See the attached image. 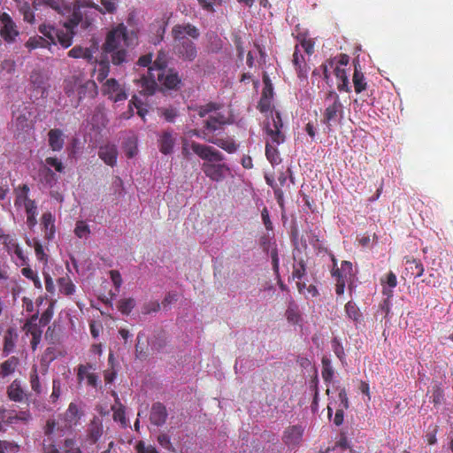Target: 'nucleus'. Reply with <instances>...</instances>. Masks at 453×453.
<instances>
[{"label":"nucleus","instance_id":"nucleus-40","mask_svg":"<svg viewBox=\"0 0 453 453\" xmlns=\"http://www.w3.org/2000/svg\"><path fill=\"white\" fill-rule=\"evenodd\" d=\"M59 290L65 295H72L74 292V285L68 278H60L58 280Z\"/></svg>","mask_w":453,"mask_h":453},{"label":"nucleus","instance_id":"nucleus-39","mask_svg":"<svg viewBox=\"0 0 453 453\" xmlns=\"http://www.w3.org/2000/svg\"><path fill=\"white\" fill-rule=\"evenodd\" d=\"M265 155L273 165H277L280 162L277 150L270 142L266 143Z\"/></svg>","mask_w":453,"mask_h":453},{"label":"nucleus","instance_id":"nucleus-63","mask_svg":"<svg viewBox=\"0 0 453 453\" xmlns=\"http://www.w3.org/2000/svg\"><path fill=\"white\" fill-rule=\"evenodd\" d=\"M338 398L341 402V406L344 411L345 408L349 407V402L348 395H347L345 390H342L340 393H338Z\"/></svg>","mask_w":453,"mask_h":453},{"label":"nucleus","instance_id":"nucleus-53","mask_svg":"<svg viewBox=\"0 0 453 453\" xmlns=\"http://www.w3.org/2000/svg\"><path fill=\"white\" fill-rule=\"evenodd\" d=\"M15 125H16L17 128L19 130H26L27 128H28L30 127L28 119L23 115L19 116L16 119Z\"/></svg>","mask_w":453,"mask_h":453},{"label":"nucleus","instance_id":"nucleus-46","mask_svg":"<svg viewBox=\"0 0 453 453\" xmlns=\"http://www.w3.org/2000/svg\"><path fill=\"white\" fill-rule=\"evenodd\" d=\"M45 40L41 37H31L25 44V46L29 50H34L38 47H43L44 46Z\"/></svg>","mask_w":453,"mask_h":453},{"label":"nucleus","instance_id":"nucleus-3","mask_svg":"<svg viewBox=\"0 0 453 453\" xmlns=\"http://www.w3.org/2000/svg\"><path fill=\"white\" fill-rule=\"evenodd\" d=\"M191 149L195 154L205 161L202 165V170L211 180L219 182L230 173L229 167L220 163L224 156L219 150L196 142H191Z\"/></svg>","mask_w":453,"mask_h":453},{"label":"nucleus","instance_id":"nucleus-56","mask_svg":"<svg viewBox=\"0 0 453 453\" xmlns=\"http://www.w3.org/2000/svg\"><path fill=\"white\" fill-rule=\"evenodd\" d=\"M110 274H111V279L114 284V286L116 287L117 289H119L122 284V279H121V275H120L119 272L111 270L110 272Z\"/></svg>","mask_w":453,"mask_h":453},{"label":"nucleus","instance_id":"nucleus-10","mask_svg":"<svg viewBox=\"0 0 453 453\" xmlns=\"http://www.w3.org/2000/svg\"><path fill=\"white\" fill-rule=\"evenodd\" d=\"M1 29L0 35L7 42H12L19 35L16 25L9 14L4 12L0 15Z\"/></svg>","mask_w":453,"mask_h":453},{"label":"nucleus","instance_id":"nucleus-49","mask_svg":"<svg viewBox=\"0 0 453 453\" xmlns=\"http://www.w3.org/2000/svg\"><path fill=\"white\" fill-rule=\"evenodd\" d=\"M137 453H158L157 450L151 445L146 446L143 441H139L136 444Z\"/></svg>","mask_w":453,"mask_h":453},{"label":"nucleus","instance_id":"nucleus-38","mask_svg":"<svg viewBox=\"0 0 453 453\" xmlns=\"http://www.w3.org/2000/svg\"><path fill=\"white\" fill-rule=\"evenodd\" d=\"M135 305L133 298L122 299L119 302L118 308L122 314L128 315Z\"/></svg>","mask_w":453,"mask_h":453},{"label":"nucleus","instance_id":"nucleus-52","mask_svg":"<svg viewBox=\"0 0 453 453\" xmlns=\"http://www.w3.org/2000/svg\"><path fill=\"white\" fill-rule=\"evenodd\" d=\"M52 315H53V308H52V305H50L42 314V316L40 318V324H42V326H46L51 319Z\"/></svg>","mask_w":453,"mask_h":453},{"label":"nucleus","instance_id":"nucleus-19","mask_svg":"<svg viewBox=\"0 0 453 453\" xmlns=\"http://www.w3.org/2000/svg\"><path fill=\"white\" fill-rule=\"evenodd\" d=\"M99 157L109 165H114L117 159L118 151L114 145H106L99 149Z\"/></svg>","mask_w":453,"mask_h":453},{"label":"nucleus","instance_id":"nucleus-6","mask_svg":"<svg viewBox=\"0 0 453 453\" xmlns=\"http://www.w3.org/2000/svg\"><path fill=\"white\" fill-rule=\"evenodd\" d=\"M167 68V56L165 52L159 51L153 66L149 67L146 73H142L134 79V83L138 88L140 94L143 96H152L157 88V83L155 80L153 71L160 72Z\"/></svg>","mask_w":453,"mask_h":453},{"label":"nucleus","instance_id":"nucleus-57","mask_svg":"<svg viewBox=\"0 0 453 453\" xmlns=\"http://www.w3.org/2000/svg\"><path fill=\"white\" fill-rule=\"evenodd\" d=\"M287 319L289 322H292V323H298L299 321V314L298 312L292 307H289L288 310H287Z\"/></svg>","mask_w":453,"mask_h":453},{"label":"nucleus","instance_id":"nucleus-2","mask_svg":"<svg viewBox=\"0 0 453 453\" xmlns=\"http://www.w3.org/2000/svg\"><path fill=\"white\" fill-rule=\"evenodd\" d=\"M44 4L57 11L62 16L66 17V20L64 22V26L66 28L67 33L57 34L58 42L60 44L67 48L72 44V38L74 35L73 28L79 24L81 25L82 28L86 29L89 27L90 22L86 19H82L81 13V1L75 0V4H69L65 3V0H42Z\"/></svg>","mask_w":453,"mask_h":453},{"label":"nucleus","instance_id":"nucleus-17","mask_svg":"<svg viewBox=\"0 0 453 453\" xmlns=\"http://www.w3.org/2000/svg\"><path fill=\"white\" fill-rule=\"evenodd\" d=\"M88 438L91 442L95 443L103 434V422L99 418L95 417L88 427Z\"/></svg>","mask_w":453,"mask_h":453},{"label":"nucleus","instance_id":"nucleus-20","mask_svg":"<svg viewBox=\"0 0 453 453\" xmlns=\"http://www.w3.org/2000/svg\"><path fill=\"white\" fill-rule=\"evenodd\" d=\"M352 81L354 83V88L357 93H361V91L365 90L367 83L365 81V75L361 71L359 62L354 64V74L352 77Z\"/></svg>","mask_w":453,"mask_h":453},{"label":"nucleus","instance_id":"nucleus-27","mask_svg":"<svg viewBox=\"0 0 453 453\" xmlns=\"http://www.w3.org/2000/svg\"><path fill=\"white\" fill-rule=\"evenodd\" d=\"M81 415L82 413L80 412L78 406L75 403H71L64 415L66 426H71L75 425L81 418Z\"/></svg>","mask_w":453,"mask_h":453},{"label":"nucleus","instance_id":"nucleus-61","mask_svg":"<svg viewBox=\"0 0 453 453\" xmlns=\"http://www.w3.org/2000/svg\"><path fill=\"white\" fill-rule=\"evenodd\" d=\"M157 441L162 447L165 449H171L172 447L169 436L165 434L158 435Z\"/></svg>","mask_w":453,"mask_h":453},{"label":"nucleus","instance_id":"nucleus-48","mask_svg":"<svg viewBox=\"0 0 453 453\" xmlns=\"http://www.w3.org/2000/svg\"><path fill=\"white\" fill-rule=\"evenodd\" d=\"M9 397L13 401H21L23 398V391L19 388H14L13 385L11 386L9 391Z\"/></svg>","mask_w":453,"mask_h":453},{"label":"nucleus","instance_id":"nucleus-16","mask_svg":"<svg viewBox=\"0 0 453 453\" xmlns=\"http://www.w3.org/2000/svg\"><path fill=\"white\" fill-rule=\"evenodd\" d=\"M303 432V429L301 426H290L284 433L283 441L288 446H296L301 441Z\"/></svg>","mask_w":453,"mask_h":453},{"label":"nucleus","instance_id":"nucleus-11","mask_svg":"<svg viewBox=\"0 0 453 453\" xmlns=\"http://www.w3.org/2000/svg\"><path fill=\"white\" fill-rule=\"evenodd\" d=\"M282 127L283 123L280 114L279 112H275V114L273 115V127H271L269 124L266 129L267 134L270 135L273 142L280 144L284 142L285 136L281 132Z\"/></svg>","mask_w":453,"mask_h":453},{"label":"nucleus","instance_id":"nucleus-50","mask_svg":"<svg viewBox=\"0 0 453 453\" xmlns=\"http://www.w3.org/2000/svg\"><path fill=\"white\" fill-rule=\"evenodd\" d=\"M30 81L32 84L36 88H42L43 86V77L38 72H33L30 75Z\"/></svg>","mask_w":453,"mask_h":453},{"label":"nucleus","instance_id":"nucleus-5","mask_svg":"<svg viewBox=\"0 0 453 453\" xmlns=\"http://www.w3.org/2000/svg\"><path fill=\"white\" fill-rule=\"evenodd\" d=\"M311 50V42L310 41L303 40L300 45H296V51L294 53V65L296 67V71L298 73V77L301 82H303L304 88L300 89L297 97L300 100L301 104L304 106H309L310 104V93H309V86H308V76H307V65L303 56L301 54L303 50L307 55H310Z\"/></svg>","mask_w":453,"mask_h":453},{"label":"nucleus","instance_id":"nucleus-13","mask_svg":"<svg viewBox=\"0 0 453 453\" xmlns=\"http://www.w3.org/2000/svg\"><path fill=\"white\" fill-rule=\"evenodd\" d=\"M167 416V410L163 403H155L152 404L150 420L153 425L157 426H163L166 421Z\"/></svg>","mask_w":453,"mask_h":453},{"label":"nucleus","instance_id":"nucleus-21","mask_svg":"<svg viewBox=\"0 0 453 453\" xmlns=\"http://www.w3.org/2000/svg\"><path fill=\"white\" fill-rule=\"evenodd\" d=\"M81 7H90L94 8L96 10H98L100 12L104 13V12H113L116 9L115 3L111 0H102L101 4L104 7V10L101 9L96 4L90 0H80ZM73 4H75V0H73Z\"/></svg>","mask_w":453,"mask_h":453},{"label":"nucleus","instance_id":"nucleus-55","mask_svg":"<svg viewBox=\"0 0 453 453\" xmlns=\"http://www.w3.org/2000/svg\"><path fill=\"white\" fill-rule=\"evenodd\" d=\"M15 62L11 59H5L2 62L1 67L3 71H5L7 73H12L15 70Z\"/></svg>","mask_w":453,"mask_h":453},{"label":"nucleus","instance_id":"nucleus-7","mask_svg":"<svg viewBox=\"0 0 453 453\" xmlns=\"http://www.w3.org/2000/svg\"><path fill=\"white\" fill-rule=\"evenodd\" d=\"M321 68L323 70V77L327 81H329L330 75L332 73H334L337 81V88L339 90L349 91V77L347 75V71L345 67H341L338 62L335 59H328L321 65Z\"/></svg>","mask_w":453,"mask_h":453},{"label":"nucleus","instance_id":"nucleus-42","mask_svg":"<svg viewBox=\"0 0 453 453\" xmlns=\"http://www.w3.org/2000/svg\"><path fill=\"white\" fill-rule=\"evenodd\" d=\"M112 410L114 421L119 422L123 427L127 426V418L123 405L120 404L118 408L113 407Z\"/></svg>","mask_w":453,"mask_h":453},{"label":"nucleus","instance_id":"nucleus-58","mask_svg":"<svg viewBox=\"0 0 453 453\" xmlns=\"http://www.w3.org/2000/svg\"><path fill=\"white\" fill-rule=\"evenodd\" d=\"M45 161L47 165L55 167L58 172L61 173L64 169L62 163L56 157H48Z\"/></svg>","mask_w":453,"mask_h":453},{"label":"nucleus","instance_id":"nucleus-62","mask_svg":"<svg viewBox=\"0 0 453 453\" xmlns=\"http://www.w3.org/2000/svg\"><path fill=\"white\" fill-rule=\"evenodd\" d=\"M304 272H305L304 265H303V261L301 260L299 262L298 266L295 267V269H294L293 277L300 280L303 276Z\"/></svg>","mask_w":453,"mask_h":453},{"label":"nucleus","instance_id":"nucleus-1","mask_svg":"<svg viewBox=\"0 0 453 453\" xmlns=\"http://www.w3.org/2000/svg\"><path fill=\"white\" fill-rule=\"evenodd\" d=\"M137 36L134 31H127V27L120 24L107 35L103 45L104 58L98 63L97 77L99 81L106 79L110 72V60L115 65H119L128 61L127 49L136 43Z\"/></svg>","mask_w":453,"mask_h":453},{"label":"nucleus","instance_id":"nucleus-12","mask_svg":"<svg viewBox=\"0 0 453 453\" xmlns=\"http://www.w3.org/2000/svg\"><path fill=\"white\" fill-rule=\"evenodd\" d=\"M70 82L76 88L80 99L85 96L87 93L93 96L96 92L97 86L94 81L88 80L83 82L80 77L73 76Z\"/></svg>","mask_w":453,"mask_h":453},{"label":"nucleus","instance_id":"nucleus-44","mask_svg":"<svg viewBox=\"0 0 453 453\" xmlns=\"http://www.w3.org/2000/svg\"><path fill=\"white\" fill-rule=\"evenodd\" d=\"M74 233L79 238H83L87 237L90 234V230L84 221H78L76 223Z\"/></svg>","mask_w":453,"mask_h":453},{"label":"nucleus","instance_id":"nucleus-37","mask_svg":"<svg viewBox=\"0 0 453 453\" xmlns=\"http://www.w3.org/2000/svg\"><path fill=\"white\" fill-rule=\"evenodd\" d=\"M149 344L152 350L160 351L166 345L165 338L163 335H154L151 339L148 340Z\"/></svg>","mask_w":453,"mask_h":453},{"label":"nucleus","instance_id":"nucleus-29","mask_svg":"<svg viewBox=\"0 0 453 453\" xmlns=\"http://www.w3.org/2000/svg\"><path fill=\"white\" fill-rule=\"evenodd\" d=\"M19 364V360L16 357H12L8 360L2 363L0 366V376L6 377L13 373Z\"/></svg>","mask_w":453,"mask_h":453},{"label":"nucleus","instance_id":"nucleus-36","mask_svg":"<svg viewBox=\"0 0 453 453\" xmlns=\"http://www.w3.org/2000/svg\"><path fill=\"white\" fill-rule=\"evenodd\" d=\"M385 282L387 283L388 288H385L384 287L383 293L384 295H387V296L390 297L393 295V288H395L397 284V276L395 275V273H392V271H390L387 275Z\"/></svg>","mask_w":453,"mask_h":453},{"label":"nucleus","instance_id":"nucleus-8","mask_svg":"<svg viewBox=\"0 0 453 453\" xmlns=\"http://www.w3.org/2000/svg\"><path fill=\"white\" fill-rule=\"evenodd\" d=\"M157 81L162 88L169 90H179L182 85L181 78L177 71L173 68H166L157 73ZM157 89H159L157 87Z\"/></svg>","mask_w":453,"mask_h":453},{"label":"nucleus","instance_id":"nucleus-54","mask_svg":"<svg viewBox=\"0 0 453 453\" xmlns=\"http://www.w3.org/2000/svg\"><path fill=\"white\" fill-rule=\"evenodd\" d=\"M264 83L265 85L264 90H263V97L267 98L273 96V86L270 82V80L267 76H264L263 78Z\"/></svg>","mask_w":453,"mask_h":453},{"label":"nucleus","instance_id":"nucleus-64","mask_svg":"<svg viewBox=\"0 0 453 453\" xmlns=\"http://www.w3.org/2000/svg\"><path fill=\"white\" fill-rule=\"evenodd\" d=\"M35 254H36V257H38V259H40V260L45 259L46 254L43 252L42 246L41 245V243L38 241H35Z\"/></svg>","mask_w":453,"mask_h":453},{"label":"nucleus","instance_id":"nucleus-33","mask_svg":"<svg viewBox=\"0 0 453 453\" xmlns=\"http://www.w3.org/2000/svg\"><path fill=\"white\" fill-rule=\"evenodd\" d=\"M145 337V334L143 332H140L137 334L136 340L137 342L135 344V357L140 360H145L149 357V352L144 349V348L142 346L141 342Z\"/></svg>","mask_w":453,"mask_h":453},{"label":"nucleus","instance_id":"nucleus-24","mask_svg":"<svg viewBox=\"0 0 453 453\" xmlns=\"http://www.w3.org/2000/svg\"><path fill=\"white\" fill-rule=\"evenodd\" d=\"M406 270L410 272L414 277L422 276L425 267L421 260L416 257H405Z\"/></svg>","mask_w":453,"mask_h":453},{"label":"nucleus","instance_id":"nucleus-4","mask_svg":"<svg viewBox=\"0 0 453 453\" xmlns=\"http://www.w3.org/2000/svg\"><path fill=\"white\" fill-rule=\"evenodd\" d=\"M172 35L174 54L183 61H194L197 57V49L188 37L197 39L199 30L191 24L176 25L172 29Z\"/></svg>","mask_w":453,"mask_h":453},{"label":"nucleus","instance_id":"nucleus-30","mask_svg":"<svg viewBox=\"0 0 453 453\" xmlns=\"http://www.w3.org/2000/svg\"><path fill=\"white\" fill-rule=\"evenodd\" d=\"M42 222L45 228V234L48 239H51L55 233L54 218L50 212H46L42 217Z\"/></svg>","mask_w":453,"mask_h":453},{"label":"nucleus","instance_id":"nucleus-26","mask_svg":"<svg viewBox=\"0 0 453 453\" xmlns=\"http://www.w3.org/2000/svg\"><path fill=\"white\" fill-rule=\"evenodd\" d=\"M49 144L53 150H60L64 145L63 132L59 129H51L49 134Z\"/></svg>","mask_w":453,"mask_h":453},{"label":"nucleus","instance_id":"nucleus-15","mask_svg":"<svg viewBox=\"0 0 453 453\" xmlns=\"http://www.w3.org/2000/svg\"><path fill=\"white\" fill-rule=\"evenodd\" d=\"M231 121L220 112L215 115H211L206 120L203 121L205 130L209 132H216L222 126L230 124Z\"/></svg>","mask_w":453,"mask_h":453},{"label":"nucleus","instance_id":"nucleus-43","mask_svg":"<svg viewBox=\"0 0 453 453\" xmlns=\"http://www.w3.org/2000/svg\"><path fill=\"white\" fill-rule=\"evenodd\" d=\"M444 400V391L441 386H434L432 389V402L434 405L441 404Z\"/></svg>","mask_w":453,"mask_h":453},{"label":"nucleus","instance_id":"nucleus-9","mask_svg":"<svg viewBox=\"0 0 453 453\" xmlns=\"http://www.w3.org/2000/svg\"><path fill=\"white\" fill-rule=\"evenodd\" d=\"M103 94L109 96L113 102L123 101L127 99L125 90L120 87L117 80L111 78L106 80L103 84Z\"/></svg>","mask_w":453,"mask_h":453},{"label":"nucleus","instance_id":"nucleus-35","mask_svg":"<svg viewBox=\"0 0 453 453\" xmlns=\"http://www.w3.org/2000/svg\"><path fill=\"white\" fill-rule=\"evenodd\" d=\"M322 370L321 374L325 381H331L334 376V369L331 365V360L328 357L322 358Z\"/></svg>","mask_w":453,"mask_h":453},{"label":"nucleus","instance_id":"nucleus-28","mask_svg":"<svg viewBox=\"0 0 453 453\" xmlns=\"http://www.w3.org/2000/svg\"><path fill=\"white\" fill-rule=\"evenodd\" d=\"M24 206L27 215V222L30 226H34L37 223L35 218L37 209L35 202L34 200L29 199L28 197H25Z\"/></svg>","mask_w":453,"mask_h":453},{"label":"nucleus","instance_id":"nucleus-14","mask_svg":"<svg viewBox=\"0 0 453 453\" xmlns=\"http://www.w3.org/2000/svg\"><path fill=\"white\" fill-rule=\"evenodd\" d=\"M176 142L173 131L165 130L162 133L158 139L159 150L165 155L172 154Z\"/></svg>","mask_w":453,"mask_h":453},{"label":"nucleus","instance_id":"nucleus-31","mask_svg":"<svg viewBox=\"0 0 453 453\" xmlns=\"http://www.w3.org/2000/svg\"><path fill=\"white\" fill-rule=\"evenodd\" d=\"M68 55L74 58H82L88 61H91L93 59L92 52L88 49H84L80 46L73 47L68 52Z\"/></svg>","mask_w":453,"mask_h":453},{"label":"nucleus","instance_id":"nucleus-34","mask_svg":"<svg viewBox=\"0 0 453 453\" xmlns=\"http://www.w3.org/2000/svg\"><path fill=\"white\" fill-rule=\"evenodd\" d=\"M345 311L348 314L349 318L353 320H360L362 317V312L357 307V303H352V301H349L345 303Z\"/></svg>","mask_w":453,"mask_h":453},{"label":"nucleus","instance_id":"nucleus-41","mask_svg":"<svg viewBox=\"0 0 453 453\" xmlns=\"http://www.w3.org/2000/svg\"><path fill=\"white\" fill-rule=\"evenodd\" d=\"M265 250L270 255L272 258L273 267L274 272H278L279 270V257H278V251L274 245H271L270 243H267V248L265 247Z\"/></svg>","mask_w":453,"mask_h":453},{"label":"nucleus","instance_id":"nucleus-23","mask_svg":"<svg viewBox=\"0 0 453 453\" xmlns=\"http://www.w3.org/2000/svg\"><path fill=\"white\" fill-rule=\"evenodd\" d=\"M18 337L16 330L14 328H9L4 338V348L3 354L8 356L15 347V342Z\"/></svg>","mask_w":453,"mask_h":453},{"label":"nucleus","instance_id":"nucleus-60","mask_svg":"<svg viewBox=\"0 0 453 453\" xmlns=\"http://www.w3.org/2000/svg\"><path fill=\"white\" fill-rule=\"evenodd\" d=\"M344 420V411L342 407L337 409L334 417L333 418V422L335 424V426H341V424L343 423Z\"/></svg>","mask_w":453,"mask_h":453},{"label":"nucleus","instance_id":"nucleus-32","mask_svg":"<svg viewBox=\"0 0 453 453\" xmlns=\"http://www.w3.org/2000/svg\"><path fill=\"white\" fill-rule=\"evenodd\" d=\"M124 151L127 157L132 158L134 157L137 153V141L134 137L131 136L128 137L124 142Z\"/></svg>","mask_w":453,"mask_h":453},{"label":"nucleus","instance_id":"nucleus-22","mask_svg":"<svg viewBox=\"0 0 453 453\" xmlns=\"http://www.w3.org/2000/svg\"><path fill=\"white\" fill-rule=\"evenodd\" d=\"M342 111V104L340 102L338 95H335V98L331 104V105H328L325 110V119L327 123H330L331 120H335L337 115Z\"/></svg>","mask_w":453,"mask_h":453},{"label":"nucleus","instance_id":"nucleus-45","mask_svg":"<svg viewBox=\"0 0 453 453\" xmlns=\"http://www.w3.org/2000/svg\"><path fill=\"white\" fill-rule=\"evenodd\" d=\"M161 116L165 118V119L168 122H173L178 113L174 108H160L158 109Z\"/></svg>","mask_w":453,"mask_h":453},{"label":"nucleus","instance_id":"nucleus-51","mask_svg":"<svg viewBox=\"0 0 453 453\" xmlns=\"http://www.w3.org/2000/svg\"><path fill=\"white\" fill-rule=\"evenodd\" d=\"M30 383L32 389L36 392L37 394H40L42 392L39 377L36 373V371H35L30 377Z\"/></svg>","mask_w":453,"mask_h":453},{"label":"nucleus","instance_id":"nucleus-47","mask_svg":"<svg viewBox=\"0 0 453 453\" xmlns=\"http://www.w3.org/2000/svg\"><path fill=\"white\" fill-rule=\"evenodd\" d=\"M160 309V303L157 302H149L142 306V313L147 315L151 312H157Z\"/></svg>","mask_w":453,"mask_h":453},{"label":"nucleus","instance_id":"nucleus-25","mask_svg":"<svg viewBox=\"0 0 453 453\" xmlns=\"http://www.w3.org/2000/svg\"><path fill=\"white\" fill-rule=\"evenodd\" d=\"M206 141L219 146L228 153H233L237 150V145L231 138L223 139L211 137L207 138Z\"/></svg>","mask_w":453,"mask_h":453},{"label":"nucleus","instance_id":"nucleus-18","mask_svg":"<svg viewBox=\"0 0 453 453\" xmlns=\"http://www.w3.org/2000/svg\"><path fill=\"white\" fill-rule=\"evenodd\" d=\"M328 257L334 263L333 276L336 277L335 291L337 295H343L346 286V275H343V273L341 272V269H335L336 259L334 258V255H332V253H328Z\"/></svg>","mask_w":453,"mask_h":453},{"label":"nucleus","instance_id":"nucleus-59","mask_svg":"<svg viewBox=\"0 0 453 453\" xmlns=\"http://www.w3.org/2000/svg\"><path fill=\"white\" fill-rule=\"evenodd\" d=\"M52 388L53 390L50 395V398L52 399V402H56L60 395V381L58 380H54Z\"/></svg>","mask_w":453,"mask_h":453}]
</instances>
